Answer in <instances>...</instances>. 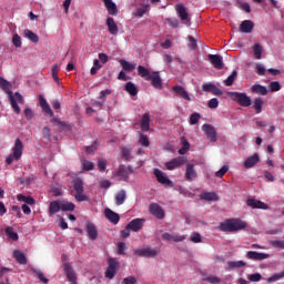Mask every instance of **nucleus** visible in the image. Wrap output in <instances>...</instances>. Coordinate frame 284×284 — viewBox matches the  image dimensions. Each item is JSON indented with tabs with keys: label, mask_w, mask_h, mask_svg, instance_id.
Listing matches in <instances>:
<instances>
[{
	"label": "nucleus",
	"mask_w": 284,
	"mask_h": 284,
	"mask_svg": "<svg viewBox=\"0 0 284 284\" xmlns=\"http://www.w3.org/2000/svg\"><path fill=\"white\" fill-rule=\"evenodd\" d=\"M33 273H36V275L38 276V278L40 281H42L44 284H48L49 280L45 278V276L43 275V273L41 271L34 270Z\"/></svg>",
	"instance_id": "0e129e2a"
},
{
	"label": "nucleus",
	"mask_w": 284,
	"mask_h": 284,
	"mask_svg": "<svg viewBox=\"0 0 284 284\" xmlns=\"http://www.w3.org/2000/svg\"><path fill=\"white\" fill-rule=\"evenodd\" d=\"M231 99L235 101L240 106L248 108L252 105V99L245 92H229Z\"/></svg>",
	"instance_id": "7ed1b4c3"
},
{
	"label": "nucleus",
	"mask_w": 284,
	"mask_h": 284,
	"mask_svg": "<svg viewBox=\"0 0 284 284\" xmlns=\"http://www.w3.org/2000/svg\"><path fill=\"white\" fill-rule=\"evenodd\" d=\"M283 277H284V271L282 273L274 274L273 276L267 278V282L272 283V282L278 281V280H281Z\"/></svg>",
	"instance_id": "bf43d9fd"
},
{
	"label": "nucleus",
	"mask_w": 284,
	"mask_h": 284,
	"mask_svg": "<svg viewBox=\"0 0 284 284\" xmlns=\"http://www.w3.org/2000/svg\"><path fill=\"white\" fill-rule=\"evenodd\" d=\"M13 257L21 265L28 264L27 256L21 251H14L13 252Z\"/></svg>",
	"instance_id": "4c0bfd02"
},
{
	"label": "nucleus",
	"mask_w": 284,
	"mask_h": 284,
	"mask_svg": "<svg viewBox=\"0 0 284 284\" xmlns=\"http://www.w3.org/2000/svg\"><path fill=\"white\" fill-rule=\"evenodd\" d=\"M106 28H109V33L115 36L119 33V27L113 18H106Z\"/></svg>",
	"instance_id": "a878e982"
},
{
	"label": "nucleus",
	"mask_w": 284,
	"mask_h": 284,
	"mask_svg": "<svg viewBox=\"0 0 284 284\" xmlns=\"http://www.w3.org/2000/svg\"><path fill=\"white\" fill-rule=\"evenodd\" d=\"M201 199L207 202H216L219 201V196L215 192H204L201 195Z\"/></svg>",
	"instance_id": "58836bf2"
},
{
	"label": "nucleus",
	"mask_w": 284,
	"mask_h": 284,
	"mask_svg": "<svg viewBox=\"0 0 284 284\" xmlns=\"http://www.w3.org/2000/svg\"><path fill=\"white\" fill-rule=\"evenodd\" d=\"M39 102H40V106H41L43 113L45 115L53 118L54 113H53L52 109L50 108V103H48V100H45V98H43V95H39Z\"/></svg>",
	"instance_id": "a211bd4d"
},
{
	"label": "nucleus",
	"mask_w": 284,
	"mask_h": 284,
	"mask_svg": "<svg viewBox=\"0 0 284 284\" xmlns=\"http://www.w3.org/2000/svg\"><path fill=\"white\" fill-rule=\"evenodd\" d=\"M149 212L158 220L165 219V211L159 203H151L149 206Z\"/></svg>",
	"instance_id": "0eeeda50"
},
{
	"label": "nucleus",
	"mask_w": 284,
	"mask_h": 284,
	"mask_svg": "<svg viewBox=\"0 0 284 284\" xmlns=\"http://www.w3.org/2000/svg\"><path fill=\"white\" fill-rule=\"evenodd\" d=\"M60 211H62L61 202H59V201L50 202V205H49L50 216H53L54 214L59 213Z\"/></svg>",
	"instance_id": "7c9ffc66"
},
{
	"label": "nucleus",
	"mask_w": 284,
	"mask_h": 284,
	"mask_svg": "<svg viewBox=\"0 0 284 284\" xmlns=\"http://www.w3.org/2000/svg\"><path fill=\"white\" fill-rule=\"evenodd\" d=\"M0 89L8 94L10 105L13 109L14 113L20 114L21 109L19 104H24V98L20 92H13L11 91V83L6 80L4 78L0 77ZM19 103V104H18Z\"/></svg>",
	"instance_id": "f257e3e1"
},
{
	"label": "nucleus",
	"mask_w": 284,
	"mask_h": 284,
	"mask_svg": "<svg viewBox=\"0 0 284 284\" xmlns=\"http://www.w3.org/2000/svg\"><path fill=\"white\" fill-rule=\"evenodd\" d=\"M271 245H272L274 248L284 250V241H283V240H272V241H271Z\"/></svg>",
	"instance_id": "8fccbe9b"
},
{
	"label": "nucleus",
	"mask_w": 284,
	"mask_h": 284,
	"mask_svg": "<svg viewBox=\"0 0 284 284\" xmlns=\"http://www.w3.org/2000/svg\"><path fill=\"white\" fill-rule=\"evenodd\" d=\"M134 170L132 166L122 165L116 171V176H120L122 181H129L130 174H133Z\"/></svg>",
	"instance_id": "f8f14e48"
},
{
	"label": "nucleus",
	"mask_w": 284,
	"mask_h": 284,
	"mask_svg": "<svg viewBox=\"0 0 284 284\" xmlns=\"http://www.w3.org/2000/svg\"><path fill=\"white\" fill-rule=\"evenodd\" d=\"M138 75L145 79V81H148L149 77H151L152 73L148 68L143 65H138Z\"/></svg>",
	"instance_id": "ea45409f"
},
{
	"label": "nucleus",
	"mask_w": 284,
	"mask_h": 284,
	"mask_svg": "<svg viewBox=\"0 0 284 284\" xmlns=\"http://www.w3.org/2000/svg\"><path fill=\"white\" fill-rule=\"evenodd\" d=\"M253 54L256 60H262L263 47L258 43L253 45Z\"/></svg>",
	"instance_id": "79ce46f5"
},
{
	"label": "nucleus",
	"mask_w": 284,
	"mask_h": 284,
	"mask_svg": "<svg viewBox=\"0 0 284 284\" xmlns=\"http://www.w3.org/2000/svg\"><path fill=\"white\" fill-rule=\"evenodd\" d=\"M144 222H145L144 219H140V217L133 219L128 223V229H130L133 232H140L144 226Z\"/></svg>",
	"instance_id": "ddd939ff"
},
{
	"label": "nucleus",
	"mask_w": 284,
	"mask_h": 284,
	"mask_svg": "<svg viewBox=\"0 0 284 284\" xmlns=\"http://www.w3.org/2000/svg\"><path fill=\"white\" fill-rule=\"evenodd\" d=\"M119 261L116 258H109V267H106V272L104 273V276L106 278L112 280L114 278L118 270H119Z\"/></svg>",
	"instance_id": "423d86ee"
},
{
	"label": "nucleus",
	"mask_w": 284,
	"mask_h": 284,
	"mask_svg": "<svg viewBox=\"0 0 284 284\" xmlns=\"http://www.w3.org/2000/svg\"><path fill=\"white\" fill-rule=\"evenodd\" d=\"M175 11H176L179 18L182 21L189 20V14H187L186 9H185V7L183 4H176Z\"/></svg>",
	"instance_id": "2f4dec72"
},
{
	"label": "nucleus",
	"mask_w": 284,
	"mask_h": 284,
	"mask_svg": "<svg viewBox=\"0 0 284 284\" xmlns=\"http://www.w3.org/2000/svg\"><path fill=\"white\" fill-rule=\"evenodd\" d=\"M102 2H104V7H106L110 16H116L119 13L116 4L112 0H102Z\"/></svg>",
	"instance_id": "cd10ccee"
},
{
	"label": "nucleus",
	"mask_w": 284,
	"mask_h": 284,
	"mask_svg": "<svg viewBox=\"0 0 284 284\" xmlns=\"http://www.w3.org/2000/svg\"><path fill=\"white\" fill-rule=\"evenodd\" d=\"M173 91L185 101H191L190 94L186 92V90L182 85H174Z\"/></svg>",
	"instance_id": "c756f323"
},
{
	"label": "nucleus",
	"mask_w": 284,
	"mask_h": 284,
	"mask_svg": "<svg viewBox=\"0 0 284 284\" xmlns=\"http://www.w3.org/2000/svg\"><path fill=\"white\" fill-rule=\"evenodd\" d=\"M229 170H230L229 165H224L222 166V169H220V171L215 173V176H217L219 179H222L224 174L229 172Z\"/></svg>",
	"instance_id": "13d9d810"
},
{
	"label": "nucleus",
	"mask_w": 284,
	"mask_h": 284,
	"mask_svg": "<svg viewBox=\"0 0 284 284\" xmlns=\"http://www.w3.org/2000/svg\"><path fill=\"white\" fill-rule=\"evenodd\" d=\"M246 205L253 210H268V205L266 203L256 199H248L246 201Z\"/></svg>",
	"instance_id": "2eb2a0df"
},
{
	"label": "nucleus",
	"mask_w": 284,
	"mask_h": 284,
	"mask_svg": "<svg viewBox=\"0 0 284 284\" xmlns=\"http://www.w3.org/2000/svg\"><path fill=\"white\" fill-rule=\"evenodd\" d=\"M60 204H61V211L62 212H73L74 209H75V204L72 203V202L62 201V202H60Z\"/></svg>",
	"instance_id": "a19ab883"
},
{
	"label": "nucleus",
	"mask_w": 284,
	"mask_h": 284,
	"mask_svg": "<svg viewBox=\"0 0 284 284\" xmlns=\"http://www.w3.org/2000/svg\"><path fill=\"white\" fill-rule=\"evenodd\" d=\"M119 63L122 67L123 71L126 72H132L136 69V63H132L126 60H120Z\"/></svg>",
	"instance_id": "72a5a7b5"
},
{
	"label": "nucleus",
	"mask_w": 284,
	"mask_h": 284,
	"mask_svg": "<svg viewBox=\"0 0 284 284\" xmlns=\"http://www.w3.org/2000/svg\"><path fill=\"white\" fill-rule=\"evenodd\" d=\"M154 176L161 185H166L169 187H173V182L161 171L160 169H154Z\"/></svg>",
	"instance_id": "9d476101"
},
{
	"label": "nucleus",
	"mask_w": 284,
	"mask_h": 284,
	"mask_svg": "<svg viewBox=\"0 0 284 284\" xmlns=\"http://www.w3.org/2000/svg\"><path fill=\"white\" fill-rule=\"evenodd\" d=\"M186 162V159L183 158V156H179V158H175V159H172L171 161L166 162L165 163V166L168 170H174L179 166H181L182 164H184Z\"/></svg>",
	"instance_id": "f3484780"
},
{
	"label": "nucleus",
	"mask_w": 284,
	"mask_h": 284,
	"mask_svg": "<svg viewBox=\"0 0 284 284\" xmlns=\"http://www.w3.org/2000/svg\"><path fill=\"white\" fill-rule=\"evenodd\" d=\"M146 81H151V84L156 90L163 89V80L161 79L160 71H154L151 77L146 78Z\"/></svg>",
	"instance_id": "6e6552de"
},
{
	"label": "nucleus",
	"mask_w": 284,
	"mask_h": 284,
	"mask_svg": "<svg viewBox=\"0 0 284 284\" xmlns=\"http://www.w3.org/2000/svg\"><path fill=\"white\" fill-rule=\"evenodd\" d=\"M63 270L67 274V277L70 282H72L73 284H77V276H75V273L73 271V268L71 267V265L69 263H64L63 265Z\"/></svg>",
	"instance_id": "4be33fe9"
},
{
	"label": "nucleus",
	"mask_w": 284,
	"mask_h": 284,
	"mask_svg": "<svg viewBox=\"0 0 284 284\" xmlns=\"http://www.w3.org/2000/svg\"><path fill=\"white\" fill-rule=\"evenodd\" d=\"M140 128L142 132H149L151 130V115L144 113L141 118Z\"/></svg>",
	"instance_id": "6ab92c4d"
},
{
	"label": "nucleus",
	"mask_w": 284,
	"mask_h": 284,
	"mask_svg": "<svg viewBox=\"0 0 284 284\" xmlns=\"http://www.w3.org/2000/svg\"><path fill=\"white\" fill-rule=\"evenodd\" d=\"M98 146H99V142L95 141L92 145L87 146V153L91 154V153L95 152L98 150Z\"/></svg>",
	"instance_id": "69168bd1"
},
{
	"label": "nucleus",
	"mask_w": 284,
	"mask_h": 284,
	"mask_svg": "<svg viewBox=\"0 0 284 284\" xmlns=\"http://www.w3.org/2000/svg\"><path fill=\"white\" fill-rule=\"evenodd\" d=\"M24 145L20 139H16L14 146L12 148V155L6 159L7 164H12L14 160H20L23 154Z\"/></svg>",
	"instance_id": "20e7f679"
},
{
	"label": "nucleus",
	"mask_w": 284,
	"mask_h": 284,
	"mask_svg": "<svg viewBox=\"0 0 284 284\" xmlns=\"http://www.w3.org/2000/svg\"><path fill=\"white\" fill-rule=\"evenodd\" d=\"M204 281L210 282L211 284H221V280L216 276L204 277Z\"/></svg>",
	"instance_id": "e2e57ef3"
},
{
	"label": "nucleus",
	"mask_w": 284,
	"mask_h": 284,
	"mask_svg": "<svg viewBox=\"0 0 284 284\" xmlns=\"http://www.w3.org/2000/svg\"><path fill=\"white\" fill-rule=\"evenodd\" d=\"M85 232L91 241H95L99 236L97 225L93 222H87Z\"/></svg>",
	"instance_id": "4468645a"
},
{
	"label": "nucleus",
	"mask_w": 284,
	"mask_h": 284,
	"mask_svg": "<svg viewBox=\"0 0 284 284\" xmlns=\"http://www.w3.org/2000/svg\"><path fill=\"white\" fill-rule=\"evenodd\" d=\"M50 122L57 124L63 132H70L73 128L68 122L60 121L58 118H51Z\"/></svg>",
	"instance_id": "b1692460"
},
{
	"label": "nucleus",
	"mask_w": 284,
	"mask_h": 284,
	"mask_svg": "<svg viewBox=\"0 0 284 284\" xmlns=\"http://www.w3.org/2000/svg\"><path fill=\"white\" fill-rule=\"evenodd\" d=\"M196 178H197V173H196V171L194 169V164L189 163L186 165V172H185L186 181H194V179H196Z\"/></svg>",
	"instance_id": "bb28decb"
},
{
	"label": "nucleus",
	"mask_w": 284,
	"mask_h": 284,
	"mask_svg": "<svg viewBox=\"0 0 284 284\" xmlns=\"http://www.w3.org/2000/svg\"><path fill=\"white\" fill-rule=\"evenodd\" d=\"M209 59L212 63V65L216 70H223L224 69V63H223V57L220 54H209Z\"/></svg>",
	"instance_id": "dca6fc26"
},
{
	"label": "nucleus",
	"mask_w": 284,
	"mask_h": 284,
	"mask_svg": "<svg viewBox=\"0 0 284 284\" xmlns=\"http://www.w3.org/2000/svg\"><path fill=\"white\" fill-rule=\"evenodd\" d=\"M182 144L183 146L179 150V153L183 155L189 151L190 143L185 139H182Z\"/></svg>",
	"instance_id": "864d4df0"
},
{
	"label": "nucleus",
	"mask_w": 284,
	"mask_h": 284,
	"mask_svg": "<svg viewBox=\"0 0 284 284\" xmlns=\"http://www.w3.org/2000/svg\"><path fill=\"white\" fill-rule=\"evenodd\" d=\"M200 119H201L200 113H192V115L190 116L189 123H190L191 125H195V124L199 123Z\"/></svg>",
	"instance_id": "603ef678"
},
{
	"label": "nucleus",
	"mask_w": 284,
	"mask_h": 284,
	"mask_svg": "<svg viewBox=\"0 0 284 284\" xmlns=\"http://www.w3.org/2000/svg\"><path fill=\"white\" fill-rule=\"evenodd\" d=\"M139 144H141L142 146H150V139L148 135L140 133L139 136Z\"/></svg>",
	"instance_id": "de8ad7c7"
},
{
	"label": "nucleus",
	"mask_w": 284,
	"mask_h": 284,
	"mask_svg": "<svg viewBox=\"0 0 284 284\" xmlns=\"http://www.w3.org/2000/svg\"><path fill=\"white\" fill-rule=\"evenodd\" d=\"M104 217H106V220H109V222L112 223L113 225L119 224L121 220L120 214L114 212L110 207L104 209Z\"/></svg>",
	"instance_id": "9b49d317"
},
{
	"label": "nucleus",
	"mask_w": 284,
	"mask_h": 284,
	"mask_svg": "<svg viewBox=\"0 0 284 284\" xmlns=\"http://www.w3.org/2000/svg\"><path fill=\"white\" fill-rule=\"evenodd\" d=\"M82 166H83V169H84L87 172H90L91 170L94 169V164H93L92 162L88 161V160H84V161L82 162Z\"/></svg>",
	"instance_id": "4d7b16f0"
},
{
	"label": "nucleus",
	"mask_w": 284,
	"mask_h": 284,
	"mask_svg": "<svg viewBox=\"0 0 284 284\" xmlns=\"http://www.w3.org/2000/svg\"><path fill=\"white\" fill-rule=\"evenodd\" d=\"M148 10H149V6H144V7H142V8H139V9L135 11L134 16H135L136 18H142V17L148 12Z\"/></svg>",
	"instance_id": "3c124183"
},
{
	"label": "nucleus",
	"mask_w": 284,
	"mask_h": 284,
	"mask_svg": "<svg viewBox=\"0 0 284 284\" xmlns=\"http://www.w3.org/2000/svg\"><path fill=\"white\" fill-rule=\"evenodd\" d=\"M202 130L207 135V138L211 139L212 142H216V131L212 125L204 124L202 126Z\"/></svg>",
	"instance_id": "412c9836"
},
{
	"label": "nucleus",
	"mask_w": 284,
	"mask_h": 284,
	"mask_svg": "<svg viewBox=\"0 0 284 284\" xmlns=\"http://www.w3.org/2000/svg\"><path fill=\"white\" fill-rule=\"evenodd\" d=\"M254 22L250 20H244L239 27V31L242 33H251L254 30Z\"/></svg>",
	"instance_id": "aec40b11"
},
{
	"label": "nucleus",
	"mask_w": 284,
	"mask_h": 284,
	"mask_svg": "<svg viewBox=\"0 0 284 284\" xmlns=\"http://www.w3.org/2000/svg\"><path fill=\"white\" fill-rule=\"evenodd\" d=\"M283 277H284V271L282 273L274 274L273 276L267 278V282L272 283V282L278 281V280H281Z\"/></svg>",
	"instance_id": "052dcab7"
},
{
	"label": "nucleus",
	"mask_w": 284,
	"mask_h": 284,
	"mask_svg": "<svg viewBox=\"0 0 284 284\" xmlns=\"http://www.w3.org/2000/svg\"><path fill=\"white\" fill-rule=\"evenodd\" d=\"M134 254H136L140 257H155L159 255V251L156 248H152L150 246L148 247H143V248H139L136 251H134Z\"/></svg>",
	"instance_id": "1a4fd4ad"
},
{
	"label": "nucleus",
	"mask_w": 284,
	"mask_h": 284,
	"mask_svg": "<svg viewBox=\"0 0 284 284\" xmlns=\"http://www.w3.org/2000/svg\"><path fill=\"white\" fill-rule=\"evenodd\" d=\"M126 191L125 190H120L119 192H116L115 196H114V201H115V205L116 206H121L124 204V202L126 201Z\"/></svg>",
	"instance_id": "c85d7f7f"
},
{
	"label": "nucleus",
	"mask_w": 284,
	"mask_h": 284,
	"mask_svg": "<svg viewBox=\"0 0 284 284\" xmlns=\"http://www.w3.org/2000/svg\"><path fill=\"white\" fill-rule=\"evenodd\" d=\"M4 234L11 241H19V235L13 231L12 226L4 227Z\"/></svg>",
	"instance_id": "c9c22d12"
},
{
	"label": "nucleus",
	"mask_w": 284,
	"mask_h": 284,
	"mask_svg": "<svg viewBox=\"0 0 284 284\" xmlns=\"http://www.w3.org/2000/svg\"><path fill=\"white\" fill-rule=\"evenodd\" d=\"M12 43H13L14 48H21L22 47V39L18 33L13 34Z\"/></svg>",
	"instance_id": "09e8293b"
},
{
	"label": "nucleus",
	"mask_w": 284,
	"mask_h": 284,
	"mask_svg": "<svg viewBox=\"0 0 284 284\" xmlns=\"http://www.w3.org/2000/svg\"><path fill=\"white\" fill-rule=\"evenodd\" d=\"M165 21L172 28H178L179 27V21L175 18H168V19H165Z\"/></svg>",
	"instance_id": "774afa93"
},
{
	"label": "nucleus",
	"mask_w": 284,
	"mask_h": 284,
	"mask_svg": "<svg viewBox=\"0 0 284 284\" xmlns=\"http://www.w3.org/2000/svg\"><path fill=\"white\" fill-rule=\"evenodd\" d=\"M246 257L248 260L263 261V260L270 258V255L265 253H257V252L250 251L246 253Z\"/></svg>",
	"instance_id": "393cba45"
},
{
	"label": "nucleus",
	"mask_w": 284,
	"mask_h": 284,
	"mask_svg": "<svg viewBox=\"0 0 284 284\" xmlns=\"http://www.w3.org/2000/svg\"><path fill=\"white\" fill-rule=\"evenodd\" d=\"M121 155L125 161H129L131 159V150L128 148H123L121 150Z\"/></svg>",
	"instance_id": "6e6d98bb"
},
{
	"label": "nucleus",
	"mask_w": 284,
	"mask_h": 284,
	"mask_svg": "<svg viewBox=\"0 0 284 284\" xmlns=\"http://www.w3.org/2000/svg\"><path fill=\"white\" fill-rule=\"evenodd\" d=\"M108 162L104 159H100L98 160V170H100V172H105Z\"/></svg>",
	"instance_id": "5fc2aeb1"
},
{
	"label": "nucleus",
	"mask_w": 284,
	"mask_h": 284,
	"mask_svg": "<svg viewBox=\"0 0 284 284\" xmlns=\"http://www.w3.org/2000/svg\"><path fill=\"white\" fill-rule=\"evenodd\" d=\"M73 186H74V197L77 200V202L81 203V202H87L89 201V197L83 193L84 192V187H83V182L82 180L78 179L73 182Z\"/></svg>",
	"instance_id": "39448f33"
},
{
	"label": "nucleus",
	"mask_w": 284,
	"mask_h": 284,
	"mask_svg": "<svg viewBox=\"0 0 284 284\" xmlns=\"http://www.w3.org/2000/svg\"><path fill=\"white\" fill-rule=\"evenodd\" d=\"M264 100L263 98H255L253 101V109L256 114H261L263 111Z\"/></svg>",
	"instance_id": "f704fd0d"
},
{
	"label": "nucleus",
	"mask_w": 284,
	"mask_h": 284,
	"mask_svg": "<svg viewBox=\"0 0 284 284\" xmlns=\"http://www.w3.org/2000/svg\"><path fill=\"white\" fill-rule=\"evenodd\" d=\"M138 280L134 276H128L125 278H123L121 284H136Z\"/></svg>",
	"instance_id": "680f3d73"
},
{
	"label": "nucleus",
	"mask_w": 284,
	"mask_h": 284,
	"mask_svg": "<svg viewBox=\"0 0 284 284\" xmlns=\"http://www.w3.org/2000/svg\"><path fill=\"white\" fill-rule=\"evenodd\" d=\"M42 135H43V138H44L45 140L50 141V139H51V131H50V128L44 126V128L42 129Z\"/></svg>",
	"instance_id": "338daca9"
},
{
	"label": "nucleus",
	"mask_w": 284,
	"mask_h": 284,
	"mask_svg": "<svg viewBox=\"0 0 284 284\" xmlns=\"http://www.w3.org/2000/svg\"><path fill=\"white\" fill-rule=\"evenodd\" d=\"M252 92L255 94L267 95L268 90L265 85L254 84L252 85Z\"/></svg>",
	"instance_id": "e433bc0d"
},
{
	"label": "nucleus",
	"mask_w": 284,
	"mask_h": 284,
	"mask_svg": "<svg viewBox=\"0 0 284 284\" xmlns=\"http://www.w3.org/2000/svg\"><path fill=\"white\" fill-rule=\"evenodd\" d=\"M124 90H125L126 92H129V94H130L131 97H136V95L139 94V89H138V87H136L133 82H131V81H129V82L125 83Z\"/></svg>",
	"instance_id": "473e14b6"
},
{
	"label": "nucleus",
	"mask_w": 284,
	"mask_h": 284,
	"mask_svg": "<svg viewBox=\"0 0 284 284\" xmlns=\"http://www.w3.org/2000/svg\"><path fill=\"white\" fill-rule=\"evenodd\" d=\"M24 37L31 40L32 42H39V36L31 30H24Z\"/></svg>",
	"instance_id": "c03bdc74"
},
{
	"label": "nucleus",
	"mask_w": 284,
	"mask_h": 284,
	"mask_svg": "<svg viewBox=\"0 0 284 284\" xmlns=\"http://www.w3.org/2000/svg\"><path fill=\"white\" fill-rule=\"evenodd\" d=\"M260 155L258 153H254L252 156H248L245 161H244V168L245 169H251L254 168L258 162H260Z\"/></svg>",
	"instance_id": "5701e85b"
},
{
	"label": "nucleus",
	"mask_w": 284,
	"mask_h": 284,
	"mask_svg": "<svg viewBox=\"0 0 284 284\" xmlns=\"http://www.w3.org/2000/svg\"><path fill=\"white\" fill-rule=\"evenodd\" d=\"M236 78H237V71L233 70L231 75H229V78H226V80H224V85L232 87L234 84Z\"/></svg>",
	"instance_id": "37998d69"
},
{
	"label": "nucleus",
	"mask_w": 284,
	"mask_h": 284,
	"mask_svg": "<svg viewBox=\"0 0 284 284\" xmlns=\"http://www.w3.org/2000/svg\"><path fill=\"white\" fill-rule=\"evenodd\" d=\"M59 72H60V67H59V64H53V67H52V79L54 80V82H57L58 84L60 83V79H59V77H58V74H59Z\"/></svg>",
	"instance_id": "49530a36"
},
{
	"label": "nucleus",
	"mask_w": 284,
	"mask_h": 284,
	"mask_svg": "<svg viewBox=\"0 0 284 284\" xmlns=\"http://www.w3.org/2000/svg\"><path fill=\"white\" fill-rule=\"evenodd\" d=\"M229 265V268L233 270V268H241V267H244L246 266V263L243 262V261H229L227 263Z\"/></svg>",
	"instance_id": "a18cd8bd"
},
{
	"label": "nucleus",
	"mask_w": 284,
	"mask_h": 284,
	"mask_svg": "<svg viewBox=\"0 0 284 284\" xmlns=\"http://www.w3.org/2000/svg\"><path fill=\"white\" fill-rule=\"evenodd\" d=\"M247 223L241 219H226L224 222L220 223V230L224 233H234L246 229Z\"/></svg>",
	"instance_id": "f03ea898"
}]
</instances>
